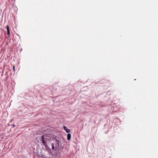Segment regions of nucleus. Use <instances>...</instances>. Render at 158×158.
I'll use <instances>...</instances> for the list:
<instances>
[{
  "instance_id": "nucleus-1",
  "label": "nucleus",
  "mask_w": 158,
  "mask_h": 158,
  "mask_svg": "<svg viewBox=\"0 0 158 158\" xmlns=\"http://www.w3.org/2000/svg\"><path fill=\"white\" fill-rule=\"evenodd\" d=\"M48 139L47 137H44V136H42L41 138V141L43 143L44 145L45 146L46 148H47V145L46 143V141Z\"/></svg>"
},
{
  "instance_id": "nucleus-2",
  "label": "nucleus",
  "mask_w": 158,
  "mask_h": 158,
  "mask_svg": "<svg viewBox=\"0 0 158 158\" xmlns=\"http://www.w3.org/2000/svg\"><path fill=\"white\" fill-rule=\"evenodd\" d=\"M48 139L47 137H44V136H42L41 138V141L43 143L44 145L45 146L46 148H47V145L46 143V141Z\"/></svg>"
},
{
  "instance_id": "nucleus-3",
  "label": "nucleus",
  "mask_w": 158,
  "mask_h": 158,
  "mask_svg": "<svg viewBox=\"0 0 158 158\" xmlns=\"http://www.w3.org/2000/svg\"><path fill=\"white\" fill-rule=\"evenodd\" d=\"M63 128L67 133H68L70 132V130L69 129H68L66 127L64 126L63 127Z\"/></svg>"
},
{
  "instance_id": "nucleus-4",
  "label": "nucleus",
  "mask_w": 158,
  "mask_h": 158,
  "mask_svg": "<svg viewBox=\"0 0 158 158\" xmlns=\"http://www.w3.org/2000/svg\"><path fill=\"white\" fill-rule=\"evenodd\" d=\"M7 31V34L9 36L10 34V30L9 28V27L8 25H7L6 27Z\"/></svg>"
},
{
  "instance_id": "nucleus-5",
  "label": "nucleus",
  "mask_w": 158,
  "mask_h": 158,
  "mask_svg": "<svg viewBox=\"0 0 158 158\" xmlns=\"http://www.w3.org/2000/svg\"><path fill=\"white\" fill-rule=\"evenodd\" d=\"M71 138V135L70 133H69L67 134V139L68 140H70Z\"/></svg>"
},
{
  "instance_id": "nucleus-6",
  "label": "nucleus",
  "mask_w": 158,
  "mask_h": 158,
  "mask_svg": "<svg viewBox=\"0 0 158 158\" xmlns=\"http://www.w3.org/2000/svg\"><path fill=\"white\" fill-rule=\"evenodd\" d=\"M51 146H52V149L53 150H54V144L53 143H52L51 144Z\"/></svg>"
},
{
  "instance_id": "nucleus-7",
  "label": "nucleus",
  "mask_w": 158,
  "mask_h": 158,
  "mask_svg": "<svg viewBox=\"0 0 158 158\" xmlns=\"http://www.w3.org/2000/svg\"><path fill=\"white\" fill-rule=\"evenodd\" d=\"M15 66H14L13 67V71H14V70H15Z\"/></svg>"
},
{
  "instance_id": "nucleus-8",
  "label": "nucleus",
  "mask_w": 158,
  "mask_h": 158,
  "mask_svg": "<svg viewBox=\"0 0 158 158\" xmlns=\"http://www.w3.org/2000/svg\"><path fill=\"white\" fill-rule=\"evenodd\" d=\"M13 127H15V125H14V124H13Z\"/></svg>"
}]
</instances>
